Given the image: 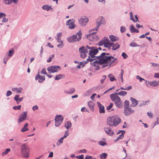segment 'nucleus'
<instances>
[{
  "mask_svg": "<svg viewBox=\"0 0 159 159\" xmlns=\"http://www.w3.org/2000/svg\"><path fill=\"white\" fill-rule=\"evenodd\" d=\"M130 100L131 101L132 103L131 107H135L137 105L138 101L135 98L131 97L130 98Z\"/></svg>",
  "mask_w": 159,
  "mask_h": 159,
  "instance_id": "nucleus-22",
  "label": "nucleus"
},
{
  "mask_svg": "<svg viewBox=\"0 0 159 159\" xmlns=\"http://www.w3.org/2000/svg\"><path fill=\"white\" fill-rule=\"evenodd\" d=\"M65 77V75L63 74H59L56 76L55 80H58Z\"/></svg>",
  "mask_w": 159,
  "mask_h": 159,
  "instance_id": "nucleus-34",
  "label": "nucleus"
},
{
  "mask_svg": "<svg viewBox=\"0 0 159 159\" xmlns=\"http://www.w3.org/2000/svg\"><path fill=\"white\" fill-rule=\"evenodd\" d=\"M54 57V55L52 54L51 57H49V59L47 60V61L48 62H50L52 61V58H53Z\"/></svg>",
  "mask_w": 159,
  "mask_h": 159,
  "instance_id": "nucleus-50",
  "label": "nucleus"
},
{
  "mask_svg": "<svg viewBox=\"0 0 159 159\" xmlns=\"http://www.w3.org/2000/svg\"><path fill=\"white\" fill-rule=\"evenodd\" d=\"M129 30L132 33L134 32L138 33L139 32V30L135 28L133 25H130Z\"/></svg>",
  "mask_w": 159,
  "mask_h": 159,
  "instance_id": "nucleus-26",
  "label": "nucleus"
},
{
  "mask_svg": "<svg viewBox=\"0 0 159 159\" xmlns=\"http://www.w3.org/2000/svg\"><path fill=\"white\" fill-rule=\"evenodd\" d=\"M113 103H110L109 105L107 107V110H110L113 107Z\"/></svg>",
  "mask_w": 159,
  "mask_h": 159,
  "instance_id": "nucleus-51",
  "label": "nucleus"
},
{
  "mask_svg": "<svg viewBox=\"0 0 159 159\" xmlns=\"http://www.w3.org/2000/svg\"><path fill=\"white\" fill-rule=\"evenodd\" d=\"M109 43L111 44V47H112V50L113 51L116 50L118 49L120 47V44L117 42L113 43L109 42Z\"/></svg>",
  "mask_w": 159,
  "mask_h": 159,
  "instance_id": "nucleus-18",
  "label": "nucleus"
},
{
  "mask_svg": "<svg viewBox=\"0 0 159 159\" xmlns=\"http://www.w3.org/2000/svg\"><path fill=\"white\" fill-rule=\"evenodd\" d=\"M62 140H58L57 143V146H59L63 143V141Z\"/></svg>",
  "mask_w": 159,
  "mask_h": 159,
  "instance_id": "nucleus-47",
  "label": "nucleus"
},
{
  "mask_svg": "<svg viewBox=\"0 0 159 159\" xmlns=\"http://www.w3.org/2000/svg\"><path fill=\"white\" fill-rule=\"evenodd\" d=\"M88 104L90 108V110L92 111H93L94 110V104L93 102L91 101H89L88 102Z\"/></svg>",
  "mask_w": 159,
  "mask_h": 159,
  "instance_id": "nucleus-30",
  "label": "nucleus"
},
{
  "mask_svg": "<svg viewBox=\"0 0 159 159\" xmlns=\"http://www.w3.org/2000/svg\"><path fill=\"white\" fill-rule=\"evenodd\" d=\"M38 107L36 106H34L33 107V110L34 111H35L36 110H38Z\"/></svg>",
  "mask_w": 159,
  "mask_h": 159,
  "instance_id": "nucleus-62",
  "label": "nucleus"
},
{
  "mask_svg": "<svg viewBox=\"0 0 159 159\" xmlns=\"http://www.w3.org/2000/svg\"><path fill=\"white\" fill-rule=\"evenodd\" d=\"M78 21L81 25L84 26L87 24L89 21V20L86 16H82L79 19Z\"/></svg>",
  "mask_w": 159,
  "mask_h": 159,
  "instance_id": "nucleus-12",
  "label": "nucleus"
},
{
  "mask_svg": "<svg viewBox=\"0 0 159 159\" xmlns=\"http://www.w3.org/2000/svg\"><path fill=\"white\" fill-rule=\"evenodd\" d=\"M21 107V105H20L18 106H15L13 107V108L14 110H19L20 109Z\"/></svg>",
  "mask_w": 159,
  "mask_h": 159,
  "instance_id": "nucleus-44",
  "label": "nucleus"
},
{
  "mask_svg": "<svg viewBox=\"0 0 159 159\" xmlns=\"http://www.w3.org/2000/svg\"><path fill=\"white\" fill-rule=\"evenodd\" d=\"M129 46L132 47H140V46L138 45L136 43L134 42H131L129 44Z\"/></svg>",
  "mask_w": 159,
  "mask_h": 159,
  "instance_id": "nucleus-37",
  "label": "nucleus"
},
{
  "mask_svg": "<svg viewBox=\"0 0 159 159\" xmlns=\"http://www.w3.org/2000/svg\"><path fill=\"white\" fill-rule=\"evenodd\" d=\"M62 34L61 33H59L57 34V37L56 39L58 43H61L62 41L61 39V36Z\"/></svg>",
  "mask_w": 159,
  "mask_h": 159,
  "instance_id": "nucleus-32",
  "label": "nucleus"
},
{
  "mask_svg": "<svg viewBox=\"0 0 159 159\" xmlns=\"http://www.w3.org/2000/svg\"><path fill=\"white\" fill-rule=\"evenodd\" d=\"M109 53L102 52L99 56H97V57L100 58L99 62L100 63H105V64L103 65L102 66V68L107 66H109L113 62H117V59L112 56H109Z\"/></svg>",
  "mask_w": 159,
  "mask_h": 159,
  "instance_id": "nucleus-2",
  "label": "nucleus"
},
{
  "mask_svg": "<svg viewBox=\"0 0 159 159\" xmlns=\"http://www.w3.org/2000/svg\"><path fill=\"white\" fill-rule=\"evenodd\" d=\"M96 32L90 33L86 35V38L90 41L96 40L99 39V37L95 35Z\"/></svg>",
  "mask_w": 159,
  "mask_h": 159,
  "instance_id": "nucleus-11",
  "label": "nucleus"
},
{
  "mask_svg": "<svg viewBox=\"0 0 159 159\" xmlns=\"http://www.w3.org/2000/svg\"><path fill=\"white\" fill-rule=\"evenodd\" d=\"M97 103L99 108L100 113H104L105 112V110L104 106L99 102H97Z\"/></svg>",
  "mask_w": 159,
  "mask_h": 159,
  "instance_id": "nucleus-23",
  "label": "nucleus"
},
{
  "mask_svg": "<svg viewBox=\"0 0 159 159\" xmlns=\"http://www.w3.org/2000/svg\"><path fill=\"white\" fill-rule=\"evenodd\" d=\"M60 43L57 45V47L59 48H62L64 46V44H63V41H61V43Z\"/></svg>",
  "mask_w": 159,
  "mask_h": 159,
  "instance_id": "nucleus-54",
  "label": "nucleus"
},
{
  "mask_svg": "<svg viewBox=\"0 0 159 159\" xmlns=\"http://www.w3.org/2000/svg\"><path fill=\"white\" fill-rule=\"evenodd\" d=\"M66 25L68 26V28L71 29H74L75 27V25L74 23L73 19H70L67 21Z\"/></svg>",
  "mask_w": 159,
  "mask_h": 159,
  "instance_id": "nucleus-16",
  "label": "nucleus"
},
{
  "mask_svg": "<svg viewBox=\"0 0 159 159\" xmlns=\"http://www.w3.org/2000/svg\"><path fill=\"white\" fill-rule=\"evenodd\" d=\"M19 0H4V3L7 5L11 4L12 2L15 4H16Z\"/></svg>",
  "mask_w": 159,
  "mask_h": 159,
  "instance_id": "nucleus-19",
  "label": "nucleus"
},
{
  "mask_svg": "<svg viewBox=\"0 0 159 159\" xmlns=\"http://www.w3.org/2000/svg\"><path fill=\"white\" fill-rule=\"evenodd\" d=\"M96 58H93L90 57H89L86 60L85 62V64H86L88 63L89 61H92L93 60H96Z\"/></svg>",
  "mask_w": 159,
  "mask_h": 159,
  "instance_id": "nucleus-38",
  "label": "nucleus"
},
{
  "mask_svg": "<svg viewBox=\"0 0 159 159\" xmlns=\"http://www.w3.org/2000/svg\"><path fill=\"white\" fill-rule=\"evenodd\" d=\"M134 112V111L132 110L129 107H124V113L125 116H128Z\"/></svg>",
  "mask_w": 159,
  "mask_h": 159,
  "instance_id": "nucleus-14",
  "label": "nucleus"
},
{
  "mask_svg": "<svg viewBox=\"0 0 159 159\" xmlns=\"http://www.w3.org/2000/svg\"><path fill=\"white\" fill-rule=\"evenodd\" d=\"M96 23L97 25V26L95 27V29L96 31H97L99 27L101 25L105 24L106 23V21L104 18L103 17L101 16L97 20Z\"/></svg>",
  "mask_w": 159,
  "mask_h": 159,
  "instance_id": "nucleus-10",
  "label": "nucleus"
},
{
  "mask_svg": "<svg viewBox=\"0 0 159 159\" xmlns=\"http://www.w3.org/2000/svg\"><path fill=\"white\" fill-rule=\"evenodd\" d=\"M61 67L59 66H52L48 67L47 68L49 73L51 74V73L56 72L60 70Z\"/></svg>",
  "mask_w": 159,
  "mask_h": 159,
  "instance_id": "nucleus-8",
  "label": "nucleus"
},
{
  "mask_svg": "<svg viewBox=\"0 0 159 159\" xmlns=\"http://www.w3.org/2000/svg\"><path fill=\"white\" fill-rule=\"evenodd\" d=\"M107 154L106 153H102L100 155V157L102 159H105L107 157Z\"/></svg>",
  "mask_w": 159,
  "mask_h": 159,
  "instance_id": "nucleus-39",
  "label": "nucleus"
},
{
  "mask_svg": "<svg viewBox=\"0 0 159 159\" xmlns=\"http://www.w3.org/2000/svg\"><path fill=\"white\" fill-rule=\"evenodd\" d=\"M96 59H97V60H98L96 61H94V62H92V63L91 65L92 66H93L95 67V70H98L99 69V68H100L99 65H102V64H103V65H104V64H105V63H101L99 61H100V58H96Z\"/></svg>",
  "mask_w": 159,
  "mask_h": 159,
  "instance_id": "nucleus-13",
  "label": "nucleus"
},
{
  "mask_svg": "<svg viewBox=\"0 0 159 159\" xmlns=\"http://www.w3.org/2000/svg\"><path fill=\"white\" fill-rule=\"evenodd\" d=\"M81 35L82 33L80 30L75 34H74L71 36L67 38V39L69 43H74L80 40L82 37Z\"/></svg>",
  "mask_w": 159,
  "mask_h": 159,
  "instance_id": "nucleus-4",
  "label": "nucleus"
},
{
  "mask_svg": "<svg viewBox=\"0 0 159 159\" xmlns=\"http://www.w3.org/2000/svg\"><path fill=\"white\" fill-rule=\"evenodd\" d=\"M76 157L79 159H84V156L83 155L78 156Z\"/></svg>",
  "mask_w": 159,
  "mask_h": 159,
  "instance_id": "nucleus-55",
  "label": "nucleus"
},
{
  "mask_svg": "<svg viewBox=\"0 0 159 159\" xmlns=\"http://www.w3.org/2000/svg\"><path fill=\"white\" fill-rule=\"evenodd\" d=\"M154 77L156 78H159V73H156L154 74Z\"/></svg>",
  "mask_w": 159,
  "mask_h": 159,
  "instance_id": "nucleus-60",
  "label": "nucleus"
},
{
  "mask_svg": "<svg viewBox=\"0 0 159 159\" xmlns=\"http://www.w3.org/2000/svg\"><path fill=\"white\" fill-rule=\"evenodd\" d=\"M40 73L41 74L47 75V73L46 72V69L44 68H43L42 69V70L40 71Z\"/></svg>",
  "mask_w": 159,
  "mask_h": 159,
  "instance_id": "nucleus-45",
  "label": "nucleus"
},
{
  "mask_svg": "<svg viewBox=\"0 0 159 159\" xmlns=\"http://www.w3.org/2000/svg\"><path fill=\"white\" fill-rule=\"evenodd\" d=\"M75 91V89L74 88H70L68 90H65L64 91V93L66 94L73 93Z\"/></svg>",
  "mask_w": 159,
  "mask_h": 159,
  "instance_id": "nucleus-27",
  "label": "nucleus"
},
{
  "mask_svg": "<svg viewBox=\"0 0 159 159\" xmlns=\"http://www.w3.org/2000/svg\"><path fill=\"white\" fill-rule=\"evenodd\" d=\"M127 93L125 91H121L120 92H119L117 93H116L114 94V95H118L124 96H125Z\"/></svg>",
  "mask_w": 159,
  "mask_h": 159,
  "instance_id": "nucleus-31",
  "label": "nucleus"
},
{
  "mask_svg": "<svg viewBox=\"0 0 159 159\" xmlns=\"http://www.w3.org/2000/svg\"><path fill=\"white\" fill-rule=\"evenodd\" d=\"M72 125L70 121H67L66 122L65 125V127L67 129H68L70 128Z\"/></svg>",
  "mask_w": 159,
  "mask_h": 159,
  "instance_id": "nucleus-33",
  "label": "nucleus"
},
{
  "mask_svg": "<svg viewBox=\"0 0 159 159\" xmlns=\"http://www.w3.org/2000/svg\"><path fill=\"white\" fill-rule=\"evenodd\" d=\"M36 80L38 81L39 83H42L45 80V77L44 76H41L40 75L39 72L38 73V75L35 78Z\"/></svg>",
  "mask_w": 159,
  "mask_h": 159,
  "instance_id": "nucleus-17",
  "label": "nucleus"
},
{
  "mask_svg": "<svg viewBox=\"0 0 159 159\" xmlns=\"http://www.w3.org/2000/svg\"><path fill=\"white\" fill-rule=\"evenodd\" d=\"M68 134H69L68 133V131H66L65 134L64 136L60 138V139H64L66 138L67 137V136L68 135Z\"/></svg>",
  "mask_w": 159,
  "mask_h": 159,
  "instance_id": "nucleus-46",
  "label": "nucleus"
},
{
  "mask_svg": "<svg viewBox=\"0 0 159 159\" xmlns=\"http://www.w3.org/2000/svg\"><path fill=\"white\" fill-rule=\"evenodd\" d=\"M106 76L105 75H103V76H102V79L101 80V82L102 83H103L104 82V81L105 80V79H106Z\"/></svg>",
  "mask_w": 159,
  "mask_h": 159,
  "instance_id": "nucleus-56",
  "label": "nucleus"
},
{
  "mask_svg": "<svg viewBox=\"0 0 159 159\" xmlns=\"http://www.w3.org/2000/svg\"><path fill=\"white\" fill-rule=\"evenodd\" d=\"M129 15H130V19L131 20L133 21L134 22H136V21H135V20H134L133 18V15L132 13L131 12L129 13Z\"/></svg>",
  "mask_w": 159,
  "mask_h": 159,
  "instance_id": "nucleus-43",
  "label": "nucleus"
},
{
  "mask_svg": "<svg viewBox=\"0 0 159 159\" xmlns=\"http://www.w3.org/2000/svg\"><path fill=\"white\" fill-rule=\"evenodd\" d=\"M14 54L13 51L12 50H9V54L8 56L10 57H11Z\"/></svg>",
  "mask_w": 159,
  "mask_h": 159,
  "instance_id": "nucleus-49",
  "label": "nucleus"
},
{
  "mask_svg": "<svg viewBox=\"0 0 159 159\" xmlns=\"http://www.w3.org/2000/svg\"><path fill=\"white\" fill-rule=\"evenodd\" d=\"M64 119L63 116L61 115H57L55 119V126L56 127L59 126L62 123Z\"/></svg>",
  "mask_w": 159,
  "mask_h": 159,
  "instance_id": "nucleus-9",
  "label": "nucleus"
},
{
  "mask_svg": "<svg viewBox=\"0 0 159 159\" xmlns=\"http://www.w3.org/2000/svg\"><path fill=\"white\" fill-rule=\"evenodd\" d=\"M12 93L11 91L9 90H8L7 92L6 96L8 97L11 95L12 94Z\"/></svg>",
  "mask_w": 159,
  "mask_h": 159,
  "instance_id": "nucleus-57",
  "label": "nucleus"
},
{
  "mask_svg": "<svg viewBox=\"0 0 159 159\" xmlns=\"http://www.w3.org/2000/svg\"><path fill=\"white\" fill-rule=\"evenodd\" d=\"M11 151V149L10 148L6 149L5 151L2 153V156H4L5 155L7 154Z\"/></svg>",
  "mask_w": 159,
  "mask_h": 159,
  "instance_id": "nucleus-36",
  "label": "nucleus"
},
{
  "mask_svg": "<svg viewBox=\"0 0 159 159\" xmlns=\"http://www.w3.org/2000/svg\"><path fill=\"white\" fill-rule=\"evenodd\" d=\"M150 63L151 64L152 66L154 67H159V64L157 63L153 62H150Z\"/></svg>",
  "mask_w": 159,
  "mask_h": 159,
  "instance_id": "nucleus-52",
  "label": "nucleus"
},
{
  "mask_svg": "<svg viewBox=\"0 0 159 159\" xmlns=\"http://www.w3.org/2000/svg\"><path fill=\"white\" fill-rule=\"evenodd\" d=\"M122 56L124 59H126L128 57V55L125 52L122 53Z\"/></svg>",
  "mask_w": 159,
  "mask_h": 159,
  "instance_id": "nucleus-53",
  "label": "nucleus"
},
{
  "mask_svg": "<svg viewBox=\"0 0 159 159\" xmlns=\"http://www.w3.org/2000/svg\"><path fill=\"white\" fill-rule=\"evenodd\" d=\"M28 123H25V125H24V127L21 129V131L22 132H24L28 130L29 129L28 128Z\"/></svg>",
  "mask_w": 159,
  "mask_h": 159,
  "instance_id": "nucleus-29",
  "label": "nucleus"
},
{
  "mask_svg": "<svg viewBox=\"0 0 159 159\" xmlns=\"http://www.w3.org/2000/svg\"><path fill=\"white\" fill-rule=\"evenodd\" d=\"M19 96L18 95H16L14 98V100L16 101L17 104L22 101L23 99V98L22 97L19 98Z\"/></svg>",
  "mask_w": 159,
  "mask_h": 159,
  "instance_id": "nucleus-24",
  "label": "nucleus"
},
{
  "mask_svg": "<svg viewBox=\"0 0 159 159\" xmlns=\"http://www.w3.org/2000/svg\"><path fill=\"white\" fill-rule=\"evenodd\" d=\"M81 111L82 112H83V111L85 112V111H87V110L85 107H83L82 108H81Z\"/></svg>",
  "mask_w": 159,
  "mask_h": 159,
  "instance_id": "nucleus-61",
  "label": "nucleus"
},
{
  "mask_svg": "<svg viewBox=\"0 0 159 159\" xmlns=\"http://www.w3.org/2000/svg\"><path fill=\"white\" fill-rule=\"evenodd\" d=\"M124 107H129V101L127 100H125L124 102Z\"/></svg>",
  "mask_w": 159,
  "mask_h": 159,
  "instance_id": "nucleus-42",
  "label": "nucleus"
},
{
  "mask_svg": "<svg viewBox=\"0 0 159 159\" xmlns=\"http://www.w3.org/2000/svg\"><path fill=\"white\" fill-rule=\"evenodd\" d=\"M109 42L110 40L108 38L105 37L99 42L98 45L102 46L104 45L105 47L108 48L109 49H110L111 44L109 43Z\"/></svg>",
  "mask_w": 159,
  "mask_h": 159,
  "instance_id": "nucleus-7",
  "label": "nucleus"
},
{
  "mask_svg": "<svg viewBox=\"0 0 159 159\" xmlns=\"http://www.w3.org/2000/svg\"><path fill=\"white\" fill-rule=\"evenodd\" d=\"M109 38L111 40L112 42H115L118 40V37L112 35L110 36Z\"/></svg>",
  "mask_w": 159,
  "mask_h": 159,
  "instance_id": "nucleus-35",
  "label": "nucleus"
},
{
  "mask_svg": "<svg viewBox=\"0 0 159 159\" xmlns=\"http://www.w3.org/2000/svg\"><path fill=\"white\" fill-rule=\"evenodd\" d=\"M104 129L105 132L110 136H112L114 134L113 131L110 128L105 127L104 128Z\"/></svg>",
  "mask_w": 159,
  "mask_h": 159,
  "instance_id": "nucleus-20",
  "label": "nucleus"
},
{
  "mask_svg": "<svg viewBox=\"0 0 159 159\" xmlns=\"http://www.w3.org/2000/svg\"><path fill=\"white\" fill-rule=\"evenodd\" d=\"M6 16L5 13L2 12H0V18H3Z\"/></svg>",
  "mask_w": 159,
  "mask_h": 159,
  "instance_id": "nucleus-58",
  "label": "nucleus"
},
{
  "mask_svg": "<svg viewBox=\"0 0 159 159\" xmlns=\"http://www.w3.org/2000/svg\"><path fill=\"white\" fill-rule=\"evenodd\" d=\"M110 80L112 82V81L116 80V79L115 77L113 75L112 76V77L110 78Z\"/></svg>",
  "mask_w": 159,
  "mask_h": 159,
  "instance_id": "nucleus-59",
  "label": "nucleus"
},
{
  "mask_svg": "<svg viewBox=\"0 0 159 159\" xmlns=\"http://www.w3.org/2000/svg\"><path fill=\"white\" fill-rule=\"evenodd\" d=\"M98 144L102 146H104L105 145H107V144L105 142L102 141H100L98 142Z\"/></svg>",
  "mask_w": 159,
  "mask_h": 159,
  "instance_id": "nucleus-40",
  "label": "nucleus"
},
{
  "mask_svg": "<svg viewBox=\"0 0 159 159\" xmlns=\"http://www.w3.org/2000/svg\"><path fill=\"white\" fill-rule=\"evenodd\" d=\"M136 78L137 79H138L139 80V81L140 82H142L143 80H145L144 79L141 78L139 75H137L136 76Z\"/></svg>",
  "mask_w": 159,
  "mask_h": 159,
  "instance_id": "nucleus-48",
  "label": "nucleus"
},
{
  "mask_svg": "<svg viewBox=\"0 0 159 159\" xmlns=\"http://www.w3.org/2000/svg\"><path fill=\"white\" fill-rule=\"evenodd\" d=\"M121 121V120L120 118L117 116H115L108 118L107 124L110 126H116Z\"/></svg>",
  "mask_w": 159,
  "mask_h": 159,
  "instance_id": "nucleus-3",
  "label": "nucleus"
},
{
  "mask_svg": "<svg viewBox=\"0 0 159 159\" xmlns=\"http://www.w3.org/2000/svg\"><path fill=\"white\" fill-rule=\"evenodd\" d=\"M92 157L91 156H87L85 157L84 159H92Z\"/></svg>",
  "mask_w": 159,
  "mask_h": 159,
  "instance_id": "nucleus-64",
  "label": "nucleus"
},
{
  "mask_svg": "<svg viewBox=\"0 0 159 159\" xmlns=\"http://www.w3.org/2000/svg\"><path fill=\"white\" fill-rule=\"evenodd\" d=\"M79 51L80 53V57L84 58L87 57V53L89 52V55L90 57L93 58H97V57L95 56L98 52V48L93 46H90L89 45H86L81 47L79 49Z\"/></svg>",
  "mask_w": 159,
  "mask_h": 159,
  "instance_id": "nucleus-1",
  "label": "nucleus"
},
{
  "mask_svg": "<svg viewBox=\"0 0 159 159\" xmlns=\"http://www.w3.org/2000/svg\"><path fill=\"white\" fill-rule=\"evenodd\" d=\"M42 8L44 10L47 11L50 10L52 11L53 10V8L51 6H48V5H44L42 7Z\"/></svg>",
  "mask_w": 159,
  "mask_h": 159,
  "instance_id": "nucleus-21",
  "label": "nucleus"
},
{
  "mask_svg": "<svg viewBox=\"0 0 159 159\" xmlns=\"http://www.w3.org/2000/svg\"><path fill=\"white\" fill-rule=\"evenodd\" d=\"M21 153L22 157L25 158H28L29 157L30 149L28 145L24 144L21 147Z\"/></svg>",
  "mask_w": 159,
  "mask_h": 159,
  "instance_id": "nucleus-5",
  "label": "nucleus"
},
{
  "mask_svg": "<svg viewBox=\"0 0 159 159\" xmlns=\"http://www.w3.org/2000/svg\"><path fill=\"white\" fill-rule=\"evenodd\" d=\"M8 19L6 18L5 17H3L2 22H6L7 21Z\"/></svg>",
  "mask_w": 159,
  "mask_h": 159,
  "instance_id": "nucleus-63",
  "label": "nucleus"
},
{
  "mask_svg": "<svg viewBox=\"0 0 159 159\" xmlns=\"http://www.w3.org/2000/svg\"><path fill=\"white\" fill-rule=\"evenodd\" d=\"M125 130H119V132H118V134L120 133H121V134L119 135L116 139H122L124 137V134L125 133Z\"/></svg>",
  "mask_w": 159,
  "mask_h": 159,
  "instance_id": "nucleus-28",
  "label": "nucleus"
},
{
  "mask_svg": "<svg viewBox=\"0 0 159 159\" xmlns=\"http://www.w3.org/2000/svg\"><path fill=\"white\" fill-rule=\"evenodd\" d=\"M110 98L112 101L114 102L116 106L118 108L122 106V102L120 97L118 95L112 94L110 95Z\"/></svg>",
  "mask_w": 159,
  "mask_h": 159,
  "instance_id": "nucleus-6",
  "label": "nucleus"
},
{
  "mask_svg": "<svg viewBox=\"0 0 159 159\" xmlns=\"http://www.w3.org/2000/svg\"><path fill=\"white\" fill-rule=\"evenodd\" d=\"M126 28L125 26H121L120 27V31L121 33H123L125 31Z\"/></svg>",
  "mask_w": 159,
  "mask_h": 159,
  "instance_id": "nucleus-41",
  "label": "nucleus"
},
{
  "mask_svg": "<svg viewBox=\"0 0 159 159\" xmlns=\"http://www.w3.org/2000/svg\"><path fill=\"white\" fill-rule=\"evenodd\" d=\"M148 84H150V85L152 86L156 87L159 85V81H154L151 82L148 81Z\"/></svg>",
  "mask_w": 159,
  "mask_h": 159,
  "instance_id": "nucleus-25",
  "label": "nucleus"
},
{
  "mask_svg": "<svg viewBox=\"0 0 159 159\" xmlns=\"http://www.w3.org/2000/svg\"><path fill=\"white\" fill-rule=\"evenodd\" d=\"M27 112L26 111H24L20 114L18 120V122L20 123L25 120L27 117Z\"/></svg>",
  "mask_w": 159,
  "mask_h": 159,
  "instance_id": "nucleus-15",
  "label": "nucleus"
}]
</instances>
